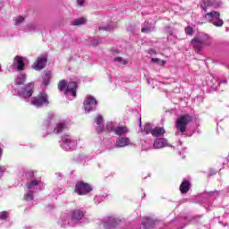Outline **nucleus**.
<instances>
[{
    "label": "nucleus",
    "instance_id": "nucleus-1",
    "mask_svg": "<svg viewBox=\"0 0 229 229\" xmlns=\"http://www.w3.org/2000/svg\"><path fill=\"white\" fill-rule=\"evenodd\" d=\"M57 88L60 92H64L65 96L72 94V98H76V90H78V82L71 81L67 83V81L61 80L57 83Z\"/></svg>",
    "mask_w": 229,
    "mask_h": 229
},
{
    "label": "nucleus",
    "instance_id": "nucleus-2",
    "mask_svg": "<svg viewBox=\"0 0 229 229\" xmlns=\"http://www.w3.org/2000/svg\"><path fill=\"white\" fill-rule=\"evenodd\" d=\"M191 44L196 53H201L207 46L212 45V39L208 36L204 38L197 37L191 39Z\"/></svg>",
    "mask_w": 229,
    "mask_h": 229
},
{
    "label": "nucleus",
    "instance_id": "nucleus-3",
    "mask_svg": "<svg viewBox=\"0 0 229 229\" xmlns=\"http://www.w3.org/2000/svg\"><path fill=\"white\" fill-rule=\"evenodd\" d=\"M192 121V116L189 114H182L177 118L175 122V128L181 133H185L187 131V124Z\"/></svg>",
    "mask_w": 229,
    "mask_h": 229
},
{
    "label": "nucleus",
    "instance_id": "nucleus-4",
    "mask_svg": "<svg viewBox=\"0 0 229 229\" xmlns=\"http://www.w3.org/2000/svg\"><path fill=\"white\" fill-rule=\"evenodd\" d=\"M27 64L28 60H26V58L16 55L13 58V64L8 67V71L11 72H13V71H24Z\"/></svg>",
    "mask_w": 229,
    "mask_h": 229
},
{
    "label": "nucleus",
    "instance_id": "nucleus-5",
    "mask_svg": "<svg viewBox=\"0 0 229 229\" xmlns=\"http://www.w3.org/2000/svg\"><path fill=\"white\" fill-rule=\"evenodd\" d=\"M74 192L78 196H87L89 192H92V186L83 181H78L74 187Z\"/></svg>",
    "mask_w": 229,
    "mask_h": 229
},
{
    "label": "nucleus",
    "instance_id": "nucleus-6",
    "mask_svg": "<svg viewBox=\"0 0 229 229\" xmlns=\"http://www.w3.org/2000/svg\"><path fill=\"white\" fill-rule=\"evenodd\" d=\"M47 98V93L42 91L37 97L32 98L30 103L34 106H44V105H49Z\"/></svg>",
    "mask_w": 229,
    "mask_h": 229
},
{
    "label": "nucleus",
    "instance_id": "nucleus-7",
    "mask_svg": "<svg viewBox=\"0 0 229 229\" xmlns=\"http://www.w3.org/2000/svg\"><path fill=\"white\" fill-rule=\"evenodd\" d=\"M47 64V55H41L33 63L32 69H34V71H42V69H46Z\"/></svg>",
    "mask_w": 229,
    "mask_h": 229
},
{
    "label": "nucleus",
    "instance_id": "nucleus-8",
    "mask_svg": "<svg viewBox=\"0 0 229 229\" xmlns=\"http://www.w3.org/2000/svg\"><path fill=\"white\" fill-rule=\"evenodd\" d=\"M169 141L165 138H157L154 140L153 148L154 149H162V148H168Z\"/></svg>",
    "mask_w": 229,
    "mask_h": 229
},
{
    "label": "nucleus",
    "instance_id": "nucleus-9",
    "mask_svg": "<svg viewBox=\"0 0 229 229\" xmlns=\"http://www.w3.org/2000/svg\"><path fill=\"white\" fill-rule=\"evenodd\" d=\"M159 220H154L150 217H145L142 219L141 225L144 229H153Z\"/></svg>",
    "mask_w": 229,
    "mask_h": 229
},
{
    "label": "nucleus",
    "instance_id": "nucleus-10",
    "mask_svg": "<svg viewBox=\"0 0 229 229\" xmlns=\"http://www.w3.org/2000/svg\"><path fill=\"white\" fill-rule=\"evenodd\" d=\"M18 96L24 99V101H30V85H27L26 87L21 88L18 90Z\"/></svg>",
    "mask_w": 229,
    "mask_h": 229
},
{
    "label": "nucleus",
    "instance_id": "nucleus-11",
    "mask_svg": "<svg viewBox=\"0 0 229 229\" xmlns=\"http://www.w3.org/2000/svg\"><path fill=\"white\" fill-rule=\"evenodd\" d=\"M92 105H98V100L94 97H88L83 102L84 108L88 112H92Z\"/></svg>",
    "mask_w": 229,
    "mask_h": 229
},
{
    "label": "nucleus",
    "instance_id": "nucleus-12",
    "mask_svg": "<svg viewBox=\"0 0 229 229\" xmlns=\"http://www.w3.org/2000/svg\"><path fill=\"white\" fill-rule=\"evenodd\" d=\"M121 225V219L119 218H109L108 220L106 221L104 226L106 229L110 228H117Z\"/></svg>",
    "mask_w": 229,
    "mask_h": 229
},
{
    "label": "nucleus",
    "instance_id": "nucleus-13",
    "mask_svg": "<svg viewBox=\"0 0 229 229\" xmlns=\"http://www.w3.org/2000/svg\"><path fill=\"white\" fill-rule=\"evenodd\" d=\"M181 194H187L191 191V181L183 180L179 187Z\"/></svg>",
    "mask_w": 229,
    "mask_h": 229
},
{
    "label": "nucleus",
    "instance_id": "nucleus-14",
    "mask_svg": "<svg viewBox=\"0 0 229 229\" xmlns=\"http://www.w3.org/2000/svg\"><path fill=\"white\" fill-rule=\"evenodd\" d=\"M85 217V212L80 209H74L72 211V221H81Z\"/></svg>",
    "mask_w": 229,
    "mask_h": 229
},
{
    "label": "nucleus",
    "instance_id": "nucleus-15",
    "mask_svg": "<svg viewBox=\"0 0 229 229\" xmlns=\"http://www.w3.org/2000/svg\"><path fill=\"white\" fill-rule=\"evenodd\" d=\"M104 119L102 115H98L95 119V122L97 123V131L98 133H102V131H105V125L103 124Z\"/></svg>",
    "mask_w": 229,
    "mask_h": 229
},
{
    "label": "nucleus",
    "instance_id": "nucleus-16",
    "mask_svg": "<svg viewBox=\"0 0 229 229\" xmlns=\"http://www.w3.org/2000/svg\"><path fill=\"white\" fill-rule=\"evenodd\" d=\"M53 79V72L47 71L45 72V75L43 76L42 85L45 87H48V85L51 83V80Z\"/></svg>",
    "mask_w": 229,
    "mask_h": 229
},
{
    "label": "nucleus",
    "instance_id": "nucleus-17",
    "mask_svg": "<svg viewBox=\"0 0 229 229\" xmlns=\"http://www.w3.org/2000/svg\"><path fill=\"white\" fill-rule=\"evenodd\" d=\"M129 131L130 130L126 125H121L114 129V134L118 135L119 137L126 135V133H128Z\"/></svg>",
    "mask_w": 229,
    "mask_h": 229
},
{
    "label": "nucleus",
    "instance_id": "nucleus-18",
    "mask_svg": "<svg viewBox=\"0 0 229 229\" xmlns=\"http://www.w3.org/2000/svg\"><path fill=\"white\" fill-rule=\"evenodd\" d=\"M130 145V138H118L116 140V146L118 148H126Z\"/></svg>",
    "mask_w": 229,
    "mask_h": 229
},
{
    "label": "nucleus",
    "instance_id": "nucleus-19",
    "mask_svg": "<svg viewBox=\"0 0 229 229\" xmlns=\"http://www.w3.org/2000/svg\"><path fill=\"white\" fill-rule=\"evenodd\" d=\"M220 17H221V13H218L216 16L213 20H211L209 22L214 26H216L217 28H221V26L225 24V21H223V20H221Z\"/></svg>",
    "mask_w": 229,
    "mask_h": 229
},
{
    "label": "nucleus",
    "instance_id": "nucleus-20",
    "mask_svg": "<svg viewBox=\"0 0 229 229\" xmlns=\"http://www.w3.org/2000/svg\"><path fill=\"white\" fill-rule=\"evenodd\" d=\"M165 129L164 127H156L152 131V137H164Z\"/></svg>",
    "mask_w": 229,
    "mask_h": 229
},
{
    "label": "nucleus",
    "instance_id": "nucleus-21",
    "mask_svg": "<svg viewBox=\"0 0 229 229\" xmlns=\"http://www.w3.org/2000/svg\"><path fill=\"white\" fill-rule=\"evenodd\" d=\"M83 24H87V18L85 17L77 18L72 21V26H82Z\"/></svg>",
    "mask_w": 229,
    "mask_h": 229
},
{
    "label": "nucleus",
    "instance_id": "nucleus-22",
    "mask_svg": "<svg viewBox=\"0 0 229 229\" xmlns=\"http://www.w3.org/2000/svg\"><path fill=\"white\" fill-rule=\"evenodd\" d=\"M20 178H21V180H29L30 172L28 171V168H21L20 171Z\"/></svg>",
    "mask_w": 229,
    "mask_h": 229
},
{
    "label": "nucleus",
    "instance_id": "nucleus-23",
    "mask_svg": "<svg viewBox=\"0 0 229 229\" xmlns=\"http://www.w3.org/2000/svg\"><path fill=\"white\" fill-rule=\"evenodd\" d=\"M218 13L219 12L211 11L210 13H207L204 17L206 21H208V22H210Z\"/></svg>",
    "mask_w": 229,
    "mask_h": 229
},
{
    "label": "nucleus",
    "instance_id": "nucleus-24",
    "mask_svg": "<svg viewBox=\"0 0 229 229\" xmlns=\"http://www.w3.org/2000/svg\"><path fill=\"white\" fill-rule=\"evenodd\" d=\"M24 81H26V75H24V74H21L15 80L16 85H22V83H24Z\"/></svg>",
    "mask_w": 229,
    "mask_h": 229
},
{
    "label": "nucleus",
    "instance_id": "nucleus-25",
    "mask_svg": "<svg viewBox=\"0 0 229 229\" xmlns=\"http://www.w3.org/2000/svg\"><path fill=\"white\" fill-rule=\"evenodd\" d=\"M67 128V125L65 124V123H61L56 126V133H62V131H64V130H65Z\"/></svg>",
    "mask_w": 229,
    "mask_h": 229
},
{
    "label": "nucleus",
    "instance_id": "nucleus-26",
    "mask_svg": "<svg viewBox=\"0 0 229 229\" xmlns=\"http://www.w3.org/2000/svg\"><path fill=\"white\" fill-rule=\"evenodd\" d=\"M144 131L147 135H149V133L152 135L153 127L151 126V123H147L144 126Z\"/></svg>",
    "mask_w": 229,
    "mask_h": 229
},
{
    "label": "nucleus",
    "instance_id": "nucleus-27",
    "mask_svg": "<svg viewBox=\"0 0 229 229\" xmlns=\"http://www.w3.org/2000/svg\"><path fill=\"white\" fill-rule=\"evenodd\" d=\"M106 131H109V132H112V131L114 132L115 127L114 126V123L108 122L106 125Z\"/></svg>",
    "mask_w": 229,
    "mask_h": 229
},
{
    "label": "nucleus",
    "instance_id": "nucleus-28",
    "mask_svg": "<svg viewBox=\"0 0 229 229\" xmlns=\"http://www.w3.org/2000/svg\"><path fill=\"white\" fill-rule=\"evenodd\" d=\"M24 22V17L23 16H18L14 18V24L15 26H21Z\"/></svg>",
    "mask_w": 229,
    "mask_h": 229
},
{
    "label": "nucleus",
    "instance_id": "nucleus-29",
    "mask_svg": "<svg viewBox=\"0 0 229 229\" xmlns=\"http://www.w3.org/2000/svg\"><path fill=\"white\" fill-rule=\"evenodd\" d=\"M151 62H153L154 64H158L159 65H161V67H164V65H165V60H160L158 58H152Z\"/></svg>",
    "mask_w": 229,
    "mask_h": 229
},
{
    "label": "nucleus",
    "instance_id": "nucleus-30",
    "mask_svg": "<svg viewBox=\"0 0 229 229\" xmlns=\"http://www.w3.org/2000/svg\"><path fill=\"white\" fill-rule=\"evenodd\" d=\"M185 33L186 35H189L190 37H192L194 35V28L188 26L185 28Z\"/></svg>",
    "mask_w": 229,
    "mask_h": 229
},
{
    "label": "nucleus",
    "instance_id": "nucleus-31",
    "mask_svg": "<svg viewBox=\"0 0 229 229\" xmlns=\"http://www.w3.org/2000/svg\"><path fill=\"white\" fill-rule=\"evenodd\" d=\"M26 194L24 195L23 199L28 200L30 199V182L26 183Z\"/></svg>",
    "mask_w": 229,
    "mask_h": 229
},
{
    "label": "nucleus",
    "instance_id": "nucleus-32",
    "mask_svg": "<svg viewBox=\"0 0 229 229\" xmlns=\"http://www.w3.org/2000/svg\"><path fill=\"white\" fill-rule=\"evenodd\" d=\"M62 140L64 142V144H71V142H72L71 138H69V135L63 136Z\"/></svg>",
    "mask_w": 229,
    "mask_h": 229
},
{
    "label": "nucleus",
    "instance_id": "nucleus-33",
    "mask_svg": "<svg viewBox=\"0 0 229 229\" xmlns=\"http://www.w3.org/2000/svg\"><path fill=\"white\" fill-rule=\"evenodd\" d=\"M37 185H40V180H34V181H30V187H35Z\"/></svg>",
    "mask_w": 229,
    "mask_h": 229
},
{
    "label": "nucleus",
    "instance_id": "nucleus-34",
    "mask_svg": "<svg viewBox=\"0 0 229 229\" xmlns=\"http://www.w3.org/2000/svg\"><path fill=\"white\" fill-rule=\"evenodd\" d=\"M114 62H119L120 64H123L124 65L128 64V62H126L125 60H123V58L121 57H114Z\"/></svg>",
    "mask_w": 229,
    "mask_h": 229
},
{
    "label": "nucleus",
    "instance_id": "nucleus-35",
    "mask_svg": "<svg viewBox=\"0 0 229 229\" xmlns=\"http://www.w3.org/2000/svg\"><path fill=\"white\" fill-rule=\"evenodd\" d=\"M8 216H9L8 212L3 211L2 213H0V219L4 220L6 219V217H8Z\"/></svg>",
    "mask_w": 229,
    "mask_h": 229
},
{
    "label": "nucleus",
    "instance_id": "nucleus-36",
    "mask_svg": "<svg viewBox=\"0 0 229 229\" xmlns=\"http://www.w3.org/2000/svg\"><path fill=\"white\" fill-rule=\"evenodd\" d=\"M216 170H212V169H211V170L209 171L208 175V178H210V176H214V174H216Z\"/></svg>",
    "mask_w": 229,
    "mask_h": 229
},
{
    "label": "nucleus",
    "instance_id": "nucleus-37",
    "mask_svg": "<svg viewBox=\"0 0 229 229\" xmlns=\"http://www.w3.org/2000/svg\"><path fill=\"white\" fill-rule=\"evenodd\" d=\"M85 3V0H77V4H79V6H83Z\"/></svg>",
    "mask_w": 229,
    "mask_h": 229
},
{
    "label": "nucleus",
    "instance_id": "nucleus-38",
    "mask_svg": "<svg viewBox=\"0 0 229 229\" xmlns=\"http://www.w3.org/2000/svg\"><path fill=\"white\" fill-rule=\"evenodd\" d=\"M4 174V167L0 166V178L1 176H3Z\"/></svg>",
    "mask_w": 229,
    "mask_h": 229
},
{
    "label": "nucleus",
    "instance_id": "nucleus-39",
    "mask_svg": "<svg viewBox=\"0 0 229 229\" xmlns=\"http://www.w3.org/2000/svg\"><path fill=\"white\" fill-rule=\"evenodd\" d=\"M209 196L212 194H219L218 191H208Z\"/></svg>",
    "mask_w": 229,
    "mask_h": 229
},
{
    "label": "nucleus",
    "instance_id": "nucleus-40",
    "mask_svg": "<svg viewBox=\"0 0 229 229\" xmlns=\"http://www.w3.org/2000/svg\"><path fill=\"white\" fill-rule=\"evenodd\" d=\"M148 53L149 55H157V52L155 51V49H150Z\"/></svg>",
    "mask_w": 229,
    "mask_h": 229
},
{
    "label": "nucleus",
    "instance_id": "nucleus-41",
    "mask_svg": "<svg viewBox=\"0 0 229 229\" xmlns=\"http://www.w3.org/2000/svg\"><path fill=\"white\" fill-rule=\"evenodd\" d=\"M148 30H149V29L148 28H142L141 31H142V33H146V31H148Z\"/></svg>",
    "mask_w": 229,
    "mask_h": 229
},
{
    "label": "nucleus",
    "instance_id": "nucleus-42",
    "mask_svg": "<svg viewBox=\"0 0 229 229\" xmlns=\"http://www.w3.org/2000/svg\"><path fill=\"white\" fill-rule=\"evenodd\" d=\"M201 8L204 10V12L207 13V9L205 6L201 5Z\"/></svg>",
    "mask_w": 229,
    "mask_h": 229
},
{
    "label": "nucleus",
    "instance_id": "nucleus-43",
    "mask_svg": "<svg viewBox=\"0 0 229 229\" xmlns=\"http://www.w3.org/2000/svg\"><path fill=\"white\" fill-rule=\"evenodd\" d=\"M101 30H105L106 31V29L104 28V27H100V28H99V30L101 31Z\"/></svg>",
    "mask_w": 229,
    "mask_h": 229
},
{
    "label": "nucleus",
    "instance_id": "nucleus-44",
    "mask_svg": "<svg viewBox=\"0 0 229 229\" xmlns=\"http://www.w3.org/2000/svg\"><path fill=\"white\" fill-rule=\"evenodd\" d=\"M33 96V91L30 90V97Z\"/></svg>",
    "mask_w": 229,
    "mask_h": 229
},
{
    "label": "nucleus",
    "instance_id": "nucleus-45",
    "mask_svg": "<svg viewBox=\"0 0 229 229\" xmlns=\"http://www.w3.org/2000/svg\"><path fill=\"white\" fill-rule=\"evenodd\" d=\"M3 155V149L0 148V157Z\"/></svg>",
    "mask_w": 229,
    "mask_h": 229
},
{
    "label": "nucleus",
    "instance_id": "nucleus-46",
    "mask_svg": "<svg viewBox=\"0 0 229 229\" xmlns=\"http://www.w3.org/2000/svg\"><path fill=\"white\" fill-rule=\"evenodd\" d=\"M30 199H33V196L31 194L30 195Z\"/></svg>",
    "mask_w": 229,
    "mask_h": 229
},
{
    "label": "nucleus",
    "instance_id": "nucleus-47",
    "mask_svg": "<svg viewBox=\"0 0 229 229\" xmlns=\"http://www.w3.org/2000/svg\"><path fill=\"white\" fill-rule=\"evenodd\" d=\"M169 33V35H173V32H168Z\"/></svg>",
    "mask_w": 229,
    "mask_h": 229
},
{
    "label": "nucleus",
    "instance_id": "nucleus-48",
    "mask_svg": "<svg viewBox=\"0 0 229 229\" xmlns=\"http://www.w3.org/2000/svg\"><path fill=\"white\" fill-rule=\"evenodd\" d=\"M30 30H33V26H30Z\"/></svg>",
    "mask_w": 229,
    "mask_h": 229
}]
</instances>
